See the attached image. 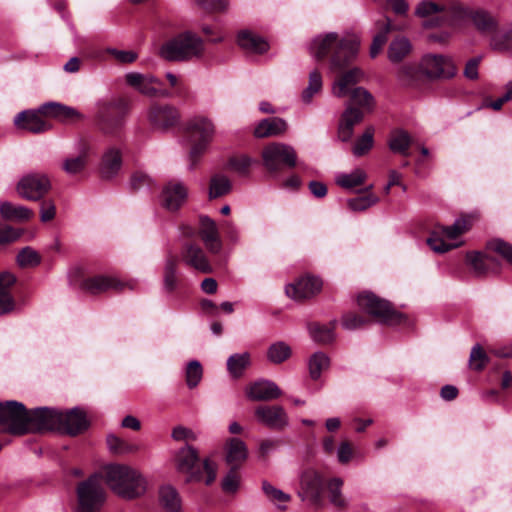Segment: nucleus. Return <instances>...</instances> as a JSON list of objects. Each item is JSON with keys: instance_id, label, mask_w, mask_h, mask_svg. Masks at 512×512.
<instances>
[{"instance_id": "nucleus-37", "label": "nucleus", "mask_w": 512, "mask_h": 512, "mask_svg": "<svg viewBox=\"0 0 512 512\" xmlns=\"http://www.w3.org/2000/svg\"><path fill=\"white\" fill-rule=\"evenodd\" d=\"M367 179L366 172L361 168H356L350 173H337L335 175V183L344 189H353L365 182Z\"/></svg>"}, {"instance_id": "nucleus-53", "label": "nucleus", "mask_w": 512, "mask_h": 512, "mask_svg": "<svg viewBox=\"0 0 512 512\" xmlns=\"http://www.w3.org/2000/svg\"><path fill=\"white\" fill-rule=\"evenodd\" d=\"M471 223L468 218H459L455 220L453 225L442 227V233L446 237L447 240L454 241L460 235L469 230Z\"/></svg>"}, {"instance_id": "nucleus-55", "label": "nucleus", "mask_w": 512, "mask_h": 512, "mask_svg": "<svg viewBox=\"0 0 512 512\" xmlns=\"http://www.w3.org/2000/svg\"><path fill=\"white\" fill-rule=\"evenodd\" d=\"M471 18L477 29L482 32H493L496 28L495 19L485 11H476Z\"/></svg>"}, {"instance_id": "nucleus-41", "label": "nucleus", "mask_w": 512, "mask_h": 512, "mask_svg": "<svg viewBox=\"0 0 512 512\" xmlns=\"http://www.w3.org/2000/svg\"><path fill=\"white\" fill-rule=\"evenodd\" d=\"M250 365V354L248 352L236 353L227 360V370L234 378H239Z\"/></svg>"}, {"instance_id": "nucleus-31", "label": "nucleus", "mask_w": 512, "mask_h": 512, "mask_svg": "<svg viewBox=\"0 0 512 512\" xmlns=\"http://www.w3.org/2000/svg\"><path fill=\"white\" fill-rule=\"evenodd\" d=\"M237 42L242 49L250 53L262 54L269 49L267 41L250 30H241Z\"/></svg>"}, {"instance_id": "nucleus-52", "label": "nucleus", "mask_w": 512, "mask_h": 512, "mask_svg": "<svg viewBox=\"0 0 512 512\" xmlns=\"http://www.w3.org/2000/svg\"><path fill=\"white\" fill-rule=\"evenodd\" d=\"M471 223L468 218H459L455 220L453 225L442 227V233L446 237L447 240L454 241L460 235L469 230Z\"/></svg>"}, {"instance_id": "nucleus-29", "label": "nucleus", "mask_w": 512, "mask_h": 512, "mask_svg": "<svg viewBox=\"0 0 512 512\" xmlns=\"http://www.w3.org/2000/svg\"><path fill=\"white\" fill-rule=\"evenodd\" d=\"M122 167V152L115 146L108 147L101 158L100 173L103 178L110 179L117 175Z\"/></svg>"}, {"instance_id": "nucleus-47", "label": "nucleus", "mask_w": 512, "mask_h": 512, "mask_svg": "<svg viewBox=\"0 0 512 512\" xmlns=\"http://www.w3.org/2000/svg\"><path fill=\"white\" fill-rule=\"evenodd\" d=\"M428 246L436 253H445L451 249L457 248L461 242H447L446 237L441 232H432L427 238Z\"/></svg>"}, {"instance_id": "nucleus-43", "label": "nucleus", "mask_w": 512, "mask_h": 512, "mask_svg": "<svg viewBox=\"0 0 512 512\" xmlns=\"http://www.w3.org/2000/svg\"><path fill=\"white\" fill-rule=\"evenodd\" d=\"M411 51V44L404 37L394 39L388 48V58L391 62L402 61Z\"/></svg>"}, {"instance_id": "nucleus-1", "label": "nucleus", "mask_w": 512, "mask_h": 512, "mask_svg": "<svg viewBox=\"0 0 512 512\" xmlns=\"http://www.w3.org/2000/svg\"><path fill=\"white\" fill-rule=\"evenodd\" d=\"M359 48V40L354 35L339 37L337 33L330 32L315 37L310 50L314 57L322 59L333 52L330 61V70H339L348 62L355 59Z\"/></svg>"}, {"instance_id": "nucleus-62", "label": "nucleus", "mask_w": 512, "mask_h": 512, "mask_svg": "<svg viewBox=\"0 0 512 512\" xmlns=\"http://www.w3.org/2000/svg\"><path fill=\"white\" fill-rule=\"evenodd\" d=\"M238 468H233L229 470V472L225 475L222 480L221 486L224 492L226 493H235L240 485V475L237 472Z\"/></svg>"}, {"instance_id": "nucleus-11", "label": "nucleus", "mask_w": 512, "mask_h": 512, "mask_svg": "<svg viewBox=\"0 0 512 512\" xmlns=\"http://www.w3.org/2000/svg\"><path fill=\"white\" fill-rule=\"evenodd\" d=\"M262 159L264 167L269 172L277 173L282 166L294 167L297 163V153L292 146L275 142L264 147Z\"/></svg>"}, {"instance_id": "nucleus-60", "label": "nucleus", "mask_w": 512, "mask_h": 512, "mask_svg": "<svg viewBox=\"0 0 512 512\" xmlns=\"http://www.w3.org/2000/svg\"><path fill=\"white\" fill-rule=\"evenodd\" d=\"M41 261L39 254L31 247L23 248L17 255V263L20 267H34Z\"/></svg>"}, {"instance_id": "nucleus-56", "label": "nucleus", "mask_w": 512, "mask_h": 512, "mask_svg": "<svg viewBox=\"0 0 512 512\" xmlns=\"http://www.w3.org/2000/svg\"><path fill=\"white\" fill-rule=\"evenodd\" d=\"M253 162L247 155H238L229 159L228 167L239 176H248Z\"/></svg>"}, {"instance_id": "nucleus-38", "label": "nucleus", "mask_w": 512, "mask_h": 512, "mask_svg": "<svg viewBox=\"0 0 512 512\" xmlns=\"http://www.w3.org/2000/svg\"><path fill=\"white\" fill-rule=\"evenodd\" d=\"M311 338L318 343L327 344L335 338V322L326 325L319 323H312L308 327Z\"/></svg>"}, {"instance_id": "nucleus-46", "label": "nucleus", "mask_w": 512, "mask_h": 512, "mask_svg": "<svg viewBox=\"0 0 512 512\" xmlns=\"http://www.w3.org/2000/svg\"><path fill=\"white\" fill-rule=\"evenodd\" d=\"M467 260L477 274H484L493 268L494 259L487 254L472 252L467 254Z\"/></svg>"}, {"instance_id": "nucleus-26", "label": "nucleus", "mask_w": 512, "mask_h": 512, "mask_svg": "<svg viewBox=\"0 0 512 512\" xmlns=\"http://www.w3.org/2000/svg\"><path fill=\"white\" fill-rule=\"evenodd\" d=\"M40 114L39 110H24L15 116L14 125L18 129L26 130L31 133H43L48 131L51 126L42 119Z\"/></svg>"}, {"instance_id": "nucleus-14", "label": "nucleus", "mask_w": 512, "mask_h": 512, "mask_svg": "<svg viewBox=\"0 0 512 512\" xmlns=\"http://www.w3.org/2000/svg\"><path fill=\"white\" fill-rule=\"evenodd\" d=\"M324 479L314 469H306L300 475V490L298 495L309 500L314 505L323 503Z\"/></svg>"}, {"instance_id": "nucleus-48", "label": "nucleus", "mask_w": 512, "mask_h": 512, "mask_svg": "<svg viewBox=\"0 0 512 512\" xmlns=\"http://www.w3.org/2000/svg\"><path fill=\"white\" fill-rule=\"evenodd\" d=\"M177 258L168 256L164 266V289L172 292L177 287Z\"/></svg>"}, {"instance_id": "nucleus-44", "label": "nucleus", "mask_w": 512, "mask_h": 512, "mask_svg": "<svg viewBox=\"0 0 512 512\" xmlns=\"http://www.w3.org/2000/svg\"><path fill=\"white\" fill-rule=\"evenodd\" d=\"M323 80L322 75L318 70H313L309 73V80L307 87L301 94V99L304 103L309 104L315 95L322 91Z\"/></svg>"}, {"instance_id": "nucleus-45", "label": "nucleus", "mask_w": 512, "mask_h": 512, "mask_svg": "<svg viewBox=\"0 0 512 512\" xmlns=\"http://www.w3.org/2000/svg\"><path fill=\"white\" fill-rule=\"evenodd\" d=\"M349 95L351 98L349 105H356L362 109L361 111H371L373 109L375 104L374 97L365 88L356 87Z\"/></svg>"}, {"instance_id": "nucleus-54", "label": "nucleus", "mask_w": 512, "mask_h": 512, "mask_svg": "<svg viewBox=\"0 0 512 512\" xmlns=\"http://www.w3.org/2000/svg\"><path fill=\"white\" fill-rule=\"evenodd\" d=\"M489 362V357L480 344H475L470 352L469 366L472 370L481 371Z\"/></svg>"}, {"instance_id": "nucleus-61", "label": "nucleus", "mask_w": 512, "mask_h": 512, "mask_svg": "<svg viewBox=\"0 0 512 512\" xmlns=\"http://www.w3.org/2000/svg\"><path fill=\"white\" fill-rule=\"evenodd\" d=\"M488 249L502 256L512 264V245L501 240L494 239L488 243Z\"/></svg>"}, {"instance_id": "nucleus-57", "label": "nucleus", "mask_w": 512, "mask_h": 512, "mask_svg": "<svg viewBox=\"0 0 512 512\" xmlns=\"http://www.w3.org/2000/svg\"><path fill=\"white\" fill-rule=\"evenodd\" d=\"M373 133L374 129L369 127L363 133V135L357 139L353 146V154L355 156H362L367 153L373 146Z\"/></svg>"}, {"instance_id": "nucleus-63", "label": "nucleus", "mask_w": 512, "mask_h": 512, "mask_svg": "<svg viewBox=\"0 0 512 512\" xmlns=\"http://www.w3.org/2000/svg\"><path fill=\"white\" fill-rule=\"evenodd\" d=\"M490 45L494 50L501 52L512 49V33L509 32L494 34Z\"/></svg>"}, {"instance_id": "nucleus-27", "label": "nucleus", "mask_w": 512, "mask_h": 512, "mask_svg": "<svg viewBox=\"0 0 512 512\" xmlns=\"http://www.w3.org/2000/svg\"><path fill=\"white\" fill-rule=\"evenodd\" d=\"M363 117V111L352 105H347L338 126L339 140L342 142L350 141L353 136L354 126L360 123Z\"/></svg>"}, {"instance_id": "nucleus-12", "label": "nucleus", "mask_w": 512, "mask_h": 512, "mask_svg": "<svg viewBox=\"0 0 512 512\" xmlns=\"http://www.w3.org/2000/svg\"><path fill=\"white\" fill-rule=\"evenodd\" d=\"M51 189V181L46 174L30 173L23 176L16 186L17 193L24 199L38 201Z\"/></svg>"}, {"instance_id": "nucleus-2", "label": "nucleus", "mask_w": 512, "mask_h": 512, "mask_svg": "<svg viewBox=\"0 0 512 512\" xmlns=\"http://www.w3.org/2000/svg\"><path fill=\"white\" fill-rule=\"evenodd\" d=\"M102 479L110 489L124 499H135L146 491V480L142 474L127 465L111 464L102 470Z\"/></svg>"}, {"instance_id": "nucleus-3", "label": "nucleus", "mask_w": 512, "mask_h": 512, "mask_svg": "<svg viewBox=\"0 0 512 512\" xmlns=\"http://www.w3.org/2000/svg\"><path fill=\"white\" fill-rule=\"evenodd\" d=\"M174 462L176 470L186 475V482H204L210 485L216 479V464L209 459L201 462L197 451L191 446L179 449Z\"/></svg>"}, {"instance_id": "nucleus-33", "label": "nucleus", "mask_w": 512, "mask_h": 512, "mask_svg": "<svg viewBox=\"0 0 512 512\" xmlns=\"http://www.w3.org/2000/svg\"><path fill=\"white\" fill-rule=\"evenodd\" d=\"M287 129V123L282 118L272 117L263 119L254 129V135L257 138H266L277 136L284 133Z\"/></svg>"}, {"instance_id": "nucleus-16", "label": "nucleus", "mask_w": 512, "mask_h": 512, "mask_svg": "<svg viewBox=\"0 0 512 512\" xmlns=\"http://www.w3.org/2000/svg\"><path fill=\"white\" fill-rule=\"evenodd\" d=\"M421 72L430 79L450 78L456 74L451 60L442 55H426L420 63Z\"/></svg>"}, {"instance_id": "nucleus-30", "label": "nucleus", "mask_w": 512, "mask_h": 512, "mask_svg": "<svg viewBox=\"0 0 512 512\" xmlns=\"http://www.w3.org/2000/svg\"><path fill=\"white\" fill-rule=\"evenodd\" d=\"M248 457L246 444L239 438L233 437L225 444L226 462L233 468H239Z\"/></svg>"}, {"instance_id": "nucleus-7", "label": "nucleus", "mask_w": 512, "mask_h": 512, "mask_svg": "<svg viewBox=\"0 0 512 512\" xmlns=\"http://www.w3.org/2000/svg\"><path fill=\"white\" fill-rule=\"evenodd\" d=\"M415 14L423 18V25L427 28L443 25H454L462 18L464 12L457 7H447L431 1H422L418 4Z\"/></svg>"}, {"instance_id": "nucleus-19", "label": "nucleus", "mask_w": 512, "mask_h": 512, "mask_svg": "<svg viewBox=\"0 0 512 512\" xmlns=\"http://www.w3.org/2000/svg\"><path fill=\"white\" fill-rule=\"evenodd\" d=\"M177 109L170 105L153 104L147 111V118L154 129L166 130L179 121Z\"/></svg>"}, {"instance_id": "nucleus-24", "label": "nucleus", "mask_w": 512, "mask_h": 512, "mask_svg": "<svg viewBox=\"0 0 512 512\" xmlns=\"http://www.w3.org/2000/svg\"><path fill=\"white\" fill-rule=\"evenodd\" d=\"M246 395L253 401H270L279 398L282 391L273 381L260 379L246 388Z\"/></svg>"}, {"instance_id": "nucleus-50", "label": "nucleus", "mask_w": 512, "mask_h": 512, "mask_svg": "<svg viewBox=\"0 0 512 512\" xmlns=\"http://www.w3.org/2000/svg\"><path fill=\"white\" fill-rule=\"evenodd\" d=\"M291 356L290 346L282 341L273 343L267 351V358L274 364H280Z\"/></svg>"}, {"instance_id": "nucleus-58", "label": "nucleus", "mask_w": 512, "mask_h": 512, "mask_svg": "<svg viewBox=\"0 0 512 512\" xmlns=\"http://www.w3.org/2000/svg\"><path fill=\"white\" fill-rule=\"evenodd\" d=\"M107 445L110 451L117 454L130 453L138 449L136 445L126 443L124 440L114 434L107 436Z\"/></svg>"}, {"instance_id": "nucleus-5", "label": "nucleus", "mask_w": 512, "mask_h": 512, "mask_svg": "<svg viewBox=\"0 0 512 512\" xmlns=\"http://www.w3.org/2000/svg\"><path fill=\"white\" fill-rule=\"evenodd\" d=\"M128 105L122 98L103 100L97 104V121L99 128L105 133L114 135L125 125Z\"/></svg>"}, {"instance_id": "nucleus-4", "label": "nucleus", "mask_w": 512, "mask_h": 512, "mask_svg": "<svg viewBox=\"0 0 512 512\" xmlns=\"http://www.w3.org/2000/svg\"><path fill=\"white\" fill-rule=\"evenodd\" d=\"M204 42L192 31H183L166 40L159 48V55L170 62H185L200 58Z\"/></svg>"}, {"instance_id": "nucleus-42", "label": "nucleus", "mask_w": 512, "mask_h": 512, "mask_svg": "<svg viewBox=\"0 0 512 512\" xmlns=\"http://www.w3.org/2000/svg\"><path fill=\"white\" fill-rule=\"evenodd\" d=\"M232 189L230 179L223 174L213 175L210 179L209 198L215 199L228 194Z\"/></svg>"}, {"instance_id": "nucleus-51", "label": "nucleus", "mask_w": 512, "mask_h": 512, "mask_svg": "<svg viewBox=\"0 0 512 512\" xmlns=\"http://www.w3.org/2000/svg\"><path fill=\"white\" fill-rule=\"evenodd\" d=\"M309 374L313 380L320 378L322 371L329 367V358L323 352L314 353L309 359Z\"/></svg>"}, {"instance_id": "nucleus-15", "label": "nucleus", "mask_w": 512, "mask_h": 512, "mask_svg": "<svg viewBox=\"0 0 512 512\" xmlns=\"http://www.w3.org/2000/svg\"><path fill=\"white\" fill-rule=\"evenodd\" d=\"M350 62L339 70H331L334 73L335 80L332 85V93L338 98H342L351 93L354 86L364 79V72L358 67H348Z\"/></svg>"}, {"instance_id": "nucleus-17", "label": "nucleus", "mask_w": 512, "mask_h": 512, "mask_svg": "<svg viewBox=\"0 0 512 512\" xmlns=\"http://www.w3.org/2000/svg\"><path fill=\"white\" fill-rule=\"evenodd\" d=\"M80 287L83 291L90 294H100L110 290H123L125 288L133 289L134 283L124 282L111 275H96L84 279Z\"/></svg>"}, {"instance_id": "nucleus-35", "label": "nucleus", "mask_w": 512, "mask_h": 512, "mask_svg": "<svg viewBox=\"0 0 512 512\" xmlns=\"http://www.w3.org/2000/svg\"><path fill=\"white\" fill-rule=\"evenodd\" d=\"M89 148L83 145L76 156L67 157L62 164V169L68 175H76L83 172L88 164Z\"/></svg>"}, {"instance_id": "nucleus-36", "label": "nucleus", "mask_w": 512, "mask_h": 512, "mask_svg": "<svg viewBox=\"0 0 512 512\" xmlns=\"http://www.w3.org/2000/svg\"><path fill=\"white\" fill-rule=\"evenodd\" d=\"M342 486L343 480L339 477L331 478L324 486L327 491L329 502L339 509H344L348 505V502L341 491Z\"/></svg>"}, {"instance_id": "nucleus-23", "label": "nucleus", "mask_w": 512, "mask_h": 512, "mask_svg": "<svg viewBox=\"0 0 512 512\" xmlns=\"http://www.w3.org/2000/svg\"><path fill=\"white\" fill-rule=\"evenodd\" d=\"M257 420L272 429H283L288 424V417L285 410L278 405H262L256 408Z\"/></svg>"}, {"instance_id": "nucleus-39", "label": "nucleus", "mask_w": 512, "mask_h": 512, "mask_svg": "<svg viewBox=\"0 0 512 512\" xmlns=\"http://www.w3.org/2000/svg\"><path fill=\"white\" fill-rule=\"evenodd\" d=\"M410 144L411 137L406 131L398 129L391 132L388 145L392 152L408 156Z\"/></svg>"}, {"instance_id": "nucleus-18", "label": "nucleus", "mask_w": 512, "mask_h": 512, "mask_svg": "<svg viewBox=\"0 0 512 512\" xmlns=\"http://www.w3.org/2000/svg\"><path fill=\"white\" fill-rule=\"evenodd\" d=\"M127 85L139 93L148 96H167L168 93L161 89V81L152 74L129 72L125 75Z\"/></svg>"}, {"instance_id": "nucleus-9", "label": "nucleus", "mask_w": 512, "mask_h": 512, "mask_svg": "<svg viewBox=\"0 0 512 512\" xmlns=\"http://www.w3.org/2000/svg\"><path fill=\"white\" fill-rule=\"evenodd\" d=\"M27 409L24 404L17 401L0 402V430L12 435H24Z\"/></svg>"}, {"instance_id": "nucleus-32", "label": "nucleus", "mask_w": 512, "mask_h": 512, "mask_svg": "<svg viewBox=\"0 0 512 512\" xmlns=\"http://www.w3.org/2000/svg\"><path fill=\"white\" fill-rule=\"evenodd\" d=\"M0 215L4 220L24 222L30 220L34 216V212L23 205L0 201Z\"/></svg>"}, {"instance_id": "nucleus-8", "label": "nucleus", "mask_w": 512, "mask_h": 512, "mask_svg": "<svg viewBox=\"0 0 512 512\" xmlns=\"http://www.w3.org/2000/svg\"><path fill=\"white\" fill-rule=\"evenodd\" d=\"M358 306L378 322L395 325L404 321L403 314L395 311L390 303L377 297L371 292H364L358 296Z\"/></svg>"}, {"instance_id": "nucleus-21", "label": "nucleus", "mask_w": 512, "mask_h": 512, "mask_svg": "<svg viewBox=\"0 0 512 512\" xmlns=\"http://www.w3.org/2000/svg\"><path fill=\"white\" fill-rule=\"evenodd\" d=\"M188 197V188L183 182L170 181L162 189L161 203L169 211H177Z\"/></svg>"}, {"instance_id": "nucleus-49", "label": "nucleus", "mask_w": 512, "mask_h": 512, "mask_svg": "<svg viewBox=\"0 0 512 512\" xmlns=\"http://www.w3.org/2000/svg\"><path fill=\"white\" fill-rule=\"evenodd\" d=\"M372 189V185H370L366 189V193L364 195L351 198L347 200V205L352 211H364L367 208L375 205L379 198L374 195L373 193H370L369 191Z\"/></svg>"}, {"instance_id": "nucleus-22", "label": "nucleus", "mask_w": 512, "mask_h": 512, "mask_svg": "<svg viewBox=\"0 0 512 512\" xmlns=\"http://www.w3.org/2000/svg\"><path fill=\"white\" fill-rule=\"evenodd\" d=\"M199 235L211 254H219L222 250V241L214 220L206 215L199 217Z\"/></svg>"}, {"instance_id": "nucleus-28", "label": "nucleus", "mask_w": 512, "mask_h": 512, "mask_svg": "<svg viewBox=\"0 0 512 512\" xmlns=\"http://www.w3.org/2000/svg\"><path fill=\"white\" fill-rule=\"evenodd\" d=\"M60 418L58 431L69 435H77L88 427L85 413L78 408H73L65 413L61 411Z\"/></svg>"}, {"instance_id": "nucleus-6", "label": "nucleus", "mask_w": 512, "mask_h": 512, "mask_svg": "<svg viewBox=\"0 0 512 512\" xmlns=\"http://www.w3.org/2000/svg\"><path fill=\"white\" fill-rule=\"evenodd\" d=\"M76 512H98L106 500L102 476L94 474L77 486Z\"/></svg>"}, {"instance_id": "nucleus-10", "label": "nucleus", "mask_w": 512, "mask_h": 512, "mask_svg": "<svg viewBox=\"0 0 512 512\" xmlns=\"http://www.w3.org/2000/svg\"><path fill=\"white\" fill-rule=\"evenodd\" d=\"M187 130L192 143L190 157L194 159L199 157L212 141L215 134V127L209 118L205 116H195L189 121Z\"/></svg>"}, {"instance_id": "nucleus-64", "label": "nucleus", "mask_w": 512, "mask_h": 512, "mask_svg": "<svg viewBox=\"0 0 512 512\" xmlns=\"http://www.w3.org/2000/svg\"><path fill=\"white\" fill-rule=\"evenodd\" d=\"M390 28H391V24L388 21L385 29L374 36L373 41L370 46V56L372 58H375L382 50V47L384 46V44L387 41V34L390 31Z\"/></svg>"}, {"instance_id": "nucleus-20", "label": "nucleus", "mask_w": 512, "mask_h": 512, "mask_svg": "<svg viewBox=\"0 0 512 512\" xmlns=\"http://www.w3.org/2000/svg\"><path fill=\"white\" fill-rule=\"evenodd\" d=\"M322 281L318 277L306 276L299 278L295 283L285 288L286 295L294 300H304L320 292Z\"/></svg>"}, {"instance_id": "nucleus-25", "label": "nucleus", "mask_w": 512, "mask_h": 512, "mask_svg": "<svg viewBox=\"0 0 512 512\" xmlns=\"http://www.w3.org/2000/svg\"><path fill=\"white\" fill-rule=\"evenodd\" d=\"M183 262L202 273H211L212 266L203 249L194 243H185L181 251Z\"/></svg>"}, {"instance_id": "nucleus-59", "label": "nucleus", "mask_w": 512, "mask_h": 512, "mask_svg": "<svg viewBox=\"0 0 512 512\" xmlns=\"http://www.w3.org/2000/svg\"><path fill=\"white\" fill-rule=\"evenodd\" d=\"M203 370L199 361L192 360L186 367V382L189 388L196 387L202 379Z\"/></svg>"}, {"instance_id": "nucleus-13", "label": "nucleus", "mask_w": 512, "mask_h": 512, "mask_svg": "<svg viewBox=\"0 0 512 512\" xmlns=\"http://www.w3.org/2000/svg\"><path fill=\"white\" fill-rule=\"evenodd\" d=\"M61 411L53 408L40 407L27 410V433L43 430H58L61 423Z\"/></svg>"}, {"instance_id": "nucleus-34", "label": "nucleus", "mask_w": 512, "mask_h": 512, "mask_svg": "<svg viewBox=\"0 0 512 512\" xmlns=\"http://www.w3.org/2000/svg\"><path fill=\"white\" fill-rule=\"evenodd\" d=\"M159 503L165 512H181L182 500L177 489L172 485L160 487Z\"/></svg>"}, {"instance_id": "nucleus-40", "label": "nucleus", "mask_w": 512, "mask_h": 512, "mask_svg": "<svg viewBox=\"0 0 512 512\" xmlns=\"http://www.w3.org/2000/svg\"><path fill=\"white\" fill-rule=\"evenodd\" d=\"M262 490L268 500L273 503L279 510H286V504L291 500V496L289 494L274 487L266 480L262 481Z\"/></svg>"}]
</instances>
